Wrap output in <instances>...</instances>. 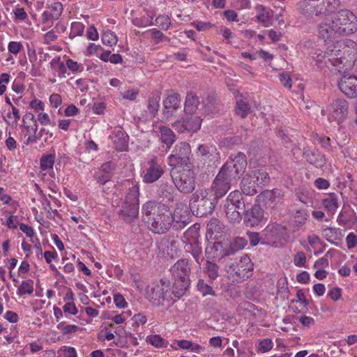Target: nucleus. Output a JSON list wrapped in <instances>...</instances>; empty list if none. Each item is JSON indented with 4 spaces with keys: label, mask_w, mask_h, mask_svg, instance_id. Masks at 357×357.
I'll list each match as a JSON object with an SVG mask.
<instances>
[{
    "label": "nucleus",
    "mask_w": 357,
    "mask_h": 357,
    "mask_svg": "<svg viewBox=\"0 0 357 357\" xmlns=\"http://www.w3.org/2000/svg\"><path fill=\"white\" fill-rule=\"evenodd\" d=\"M191 24L197 29L199 31H204L213 26V24L211 22H201V21H195L191 23Z\"/></svg>",
    "instance_id": "bf43d9fd"
},
{
    "label": "nucleus",
    "mask_w": 357,
    "mask_h": 357,
    "mask_svg": "<svg viewBox=\"0 0 357 357\" xmlns=\"http://www.w3.org/2000/svg\"><path fill=\"white\" fill-rule=\"evenodd\" d=\"M279 79L284 86H285L287 89L291 88V79L289 74L287 72H282L280 73Z\"/></svg>",
    "instance_id": "6e6d98bb"
},
{
    "label": "nucleus",
    "mask_w": 357,
    "mask_h": 357,
    "mask_svg": "<svg viewBox=\"0 0 357 357\" xmlns=\"http://www.w3.org/2000/svg\"><path fill=\"white\" fill-rule=\"evenodd\" d=\"M247 166V160L245 155L242 153H238L234 158H230L221 167L231 177L238 181L241 175L243 174Z\"/></svg>",
    "instance_id": "ddd939ff"
},
{
    "label": "nucleus",
    "mask_w": 357,
    "mask_h": 357,
    "mask_svg": "<svg viewBox=\"0 0 357 357\" xmlns=\"http://www.w3.org/2000/svg\"><path fill=\"white\" fill-rule=\"evenodd\" d=\"M190 153L191 149L188 143H178L168 157L169 165L173 167L186 166L190 162Z\"/></svg>",
    "instance_id": "9b49d317"
},
{
    "label": "nucleus",
    "mask_w": 357,
    "mask_h": 357,
    "mask_svg": "<svg viewBox=\"0 0 357 357\" xmlns=\"http://www.w3.org/2000/svg\"><path fill=\"white\" fill-rule=\"evenodd\" d=\"M38 121L41 125L46 126L51 124V121L49 115L47 113L39 112L37 115L36 121Z\"/></svg>",
    "instance_id": "338daca9"
},
{
    "label": "nucleus",
    "mask_w": 357,
    "mask_h": 357,
    "mask_svg": "<svg viewBox=\"0 0 357 357\" xmlns=\"http://www.w3.org/2000/svg\"><path fill=\"white\" fill-rule=\"evenodd\" d=\"M63 10V5L60 2L52 3L47 10H45L42 14V23L49 25L50 22L59 19Z\"/></svg>",
    "instance_id": "a878e982"
},
{
    "label": "nucleus",
    "mask_w": 357,
    "mask_h": 357,
    "mask_svg": "<svg viewBox=\"0 0 357 357\" xmlns=\"http://www.w3.org/2000/svg\"><path fill=\"white\" fill-rule=\"evenodd\" d=\"M303 155L307 161L317 167H321L325 163L324 156L318 153L307 149L304 151Z\"/></svg>",
    "instance_id": "4c0bfd02"
},
{
    "label": "nucleus",
    "mask_w": 357,
    "mask_h": 357,
    "mask_svg": "<svg viewBox=\"0 0 357 357\" xmlns=\"http://www.w3.org/2000/svg\"><path fill=\"white\" fill-rule=\"evenodd\" d=\"M114 301L116 305L119 308H125L126 307L127 303L123 296L121 294H115L114 296Z\"/></svg>",
    "instance_id": "774afa93"
},
{
    "label": "nucleus",
    "mask_w": 357,
    "mask_h": 357,
    "mask_svg": "<svg viewBox=\"0 0 357 357\" xmlns=\"http://www.w3.org/2000/svg\"><path fill=\"white\" fill-rule=\"evenodd\" d=\"M170 290V282L166 279H161L153 283L147 292L148 298L155 305H159L165 301Z\"/></svg>",
    "instance_id": "4468645a"
},
{
    "label": "nucleus",
    "mask_w": 357,
    "mask_h": 357,
    "mask_svg": "<svg viewBox=\"0 0 357 357\" xmlns=\"http://www.w3.org/2000/svg\"><path fill=\"white\" fill-rule=\"evenodd\" d=\"M284 230V227L275 222L267 225L262 232L265 243L270 245L276 244L283 235Z\"/></svg>",
    "instance_id": "a211bd4d"
},
{
    "label": "nucleus",
    "mask_w": 357,
    "mask_h": 357,
    "mask_svg": "<svg viewBox=\"0 0 357 357\" xmlns=\"http://www.w3.org/2000/svg\"><path fill=\"white\" fill-rule=\"evenodd\" d=\"M218 266L209 261H206V265L204 268L205 273L208 275V278L211 280H215L218 276Z\"/></svg>",
    "instance_id": "49530a36"
},
{
    "label": "nucleus",
    "mask_w": 357,
    "mask_h": 357,
    "mask_svg": "<svg viewBox=\"0 0 357 357\" xmlns=\"http://www.w3.org/2000/svg\"><path fill=\"white\" fill-rule=\"evenodd\" d=\"M346 243L348 249L354 248L357 245V235L354 233H349L346 237Z\"/></svg>",
    "instance_id": "0e129e2a"
},
{
    "label": "nucleus",
    "mask_w": 357,
    "mask_h": 357,
    "mask_svg": "<svg viewBox=\"0 0 357 357\" xmlns=\"http://www.w3.org/2000/svg\"><path fill=\"white\" fill-rule=\"evenodd\" d=\"M306 262V257L303 252H298L294 258V263L298 267L305 266Z\"/></svg>",
    "instance_id": "13d9d810"
},
{
    "label": "nucleus",
    "mask_w": 357,
    "mask_h": 357,
    "mask_svg": "<svg viewBox=\"0 0 357 357\" xmlns=\"http://www.w3.org/2000/svg\"><path fill=\"white\" fill-rule=\"evenodd\" d=\"M243 222L248 227L258 225L264 218V213L259 206H254L250 209L244 211Z\"/></svg>",
    "instance_id": "412c9836"
},
{
    "label": "nucleus",
    "mask_w": 357,
    "mask_h": 357,
    "mask_svg": "<svg viewBox=\"0 0 357 357\" xmlns=\"http://www.w3.org/2000/svg\"><path fill=\"white\" fill-rule=\"evenodd\" d=\"M317 141L321 145V146L328 151H333V147L331 144V139L326 136L317 137Z\"/></svg>",
    "instance_id": "680f3d73"
},
{
    "label": "nucleus",
    "mask_w": 357,
    "mask_h": 357,
    "mask_svg": "<svg viewBox=\"0 0 357 357\" xmlns=\"http://www.w3.org/2000/svg\"><path fill=\"white\" fill-rule=\"evenodd\" d=\"M63 309L64 312L72 315H75L78 312V310L73 302H67L64 305Z\"/></svg>",
    "instance_id": "69168bd1"
},
{
    "label": "nucleus",
    "mask_w": 357,
    "mask_h": 357,
    "mask_svg": "<svg viewBox=\"0 0 357 357\" xmlns=\"http://www.w3.org/2000/svg\"><path fill=\"white\" fill-rule=\"evenodd\" d=\"M185 249L186 252H190L192 255L195 260L199 264H201L203 261V258L202 257V248L199 246V243L197 241L187 243L185 246Z\"/></svg>",
    "instance_id": "58836bf2"
},
{
    "label": "nucleus",
    "mask_w": 357,
    "mask_h": 357,
    "mask_svg": "<svg viewBox=\"0 0 357 357\" xmlns=\"http://www.w3.org/2000/svg\"><path fill=\"white\" fill-rule=\"evenodd\" d=\"M84 30V25L79 22H73L71 24V30L70 37L75 38L76 36H81L83 35Z\"/></svg>",
    "instance_id": "09e8293b"
},
{
    "label": "nucleus",
    "mask_w": 357,
    "mask_h": 357,
    "mask_svg": "<svg viewBox=\"0 0 357 357\" xmlns=\"http://www.w3.org/2000/svg\"><path fill=\"white\" fill-rule=\"evenodd\" d=\"M102 41L106 45L112 46L116 44L117 38L114 32L108 31L102 34Z\"/></svg>",
    "instance_id": "3c124183"
},
{
    "label": "nucleus",
    "mask_w": 357,
    "mask_h": 357,
    "mask_svg": "<svg viewBox=\"0 0 357 357\" xmlns=\"http://www.w3.org/2000/svg\"><path fill=\"white\" fill-rule=\"evenodd\" d=\"M181 214L182 209L176 207L174 215L165 205H161L154 201H149L142 205V213L144 220L148 224L150 230L155 234H165L170 228L174 222V227L181 229L188 223L187 208Z\"/></svg>",
    "instance_id": "f257e3e1"
},
{
    "label": "nucleus",
    "mask_w": 357,
    "mask_h": 357,
    "mask_svg": "<svg viewBox=\"0 0 357 357\" xmlns=\"http://www.w3.org/2000/svg\"><path fill=\"white\" fill-rule=\"evenodd\" d=\"M199 103V97L192 91L188 92L185 98L184 105V111L185 114H194L196 112Z\"/></svg>",
    "instance_id": "7c9ffc66"
},
{
    "label": "nucleus",
    "mask_w": 357,
    "mask_h": 357,
    "mask_svg": "<svg viewBox=\"0 0 357 357\" xmlns=\"http://www.w3.org/2000/svg\"><path fill=\"white\" fill-rule=\"evenodd\" d=\"M323 234L328 241H332L337 239V229L333 227L326 228L323 231Z\"/></svg>",
    "instance_id": "5fc2aeb1"
},
{
    "label": "nucleus",
    "mask_w": 357,
    "mask_h": 357,
    "mask_svg": "<svg viewBox=\"0 0 357 357\" xmlns=\"http://www.w3.org/2000/svg\"><path fill=\"white\" fill-rule=\"evenodd\" d=\"M54 163V156L49 154L43 156L40 159V167L43 170L51 169Z\"/></svg>",
    "instance_id": "864d4df0"
},
{
    "label": "nucleus",
    "mask_w": 357,
    "mask_h": 357,
    "mask_svg": "<svg viewBox=\"0 0 357 357\" xmlns=\"http://www.w3.org/2000/svg\"><path fill=\"white\" fill-rule=\"evenodd\" d=\"M337 47L340 50V56L347 73L357 60V43L350 39L339 40Z\"/></svg>",
    "instance_id": "1a4fd4ad"
},
{
    "label": "nucleus",
    "mask_w": 357,
    "mask_h": 357,
    "mask_svg": "<svg viewBox=\"0 0 357 357\" xmlns=\"http://www.w3.org/2000/svg\"><path fill=\"white\" fill-rule=\"evenodd\" d=\"M157 192L160 197L167 201H171L173 200L175 189L170 183L162 181Z\"/></svg>",
    "instance_id": "72a5a7b5"
},
{
    "label": "nucleus",
    "mask_w": 357,
    "mask_h": 357,
    "mask_svg": "<svg viewBox=\"0 0 357 357\" xmlns=\"http://www.w3.org/2000/svg\"><path fill=\"white\" fill-rule=\"evenodd\" d=\"M160 132V140L166 145L167 149H170L176 140V136L172 130L165 126H160L158 127Z\"/></svg>",
    "instance_id": "c85d7f7f"
},
{
    "label": "nucleus",
    "mask_w": 357,
    "mask_h": 357,
    "mask_svg": "<svg viewBox=\"0 0 357 357\" xmlns=\"http://www.w3.org/2000/svg\"><path fill=\"white\" fill-rule=\"evenodd\" d=\"M22 139H24L23 143L25 145H29L37 142V130L38 124L34 122V124H23L20 127Z\"/></svg>",
    "instance_id": "5701e85b"
},
{
    "label": "nucleus",
    "mask_w": 357,
    "mask_h": 357,
    "mask_svg": "<svg viewBox=\"0 0 357 357\" xmlns=\"http://www.w3.org/2000/svg\"><path fill=\"white\" fill-rule=\"evenodd\" d=\"M241 190L244 194L253 195L257 193L261 188L257 185V183L247 174L241 181Z\"/></svg>",
    "instance_id": "c756f323"
},
{
    "label": "nucleus",
    "mask_w": 357,
    "mask_h": 357,
    "mask_svg": "<svg viewBox=\"0 0 357 357\" xmlns=\"http://www.w3.org/2000/svg\"><path fill=\"white\" fill-rule=\"evenodd\" d=\"M273 344L270 339H264L259 343V351L265 353L270 351L273 348Z\"/></svg>",
    "instance_id": "052dcab7"
},
{
    "label": "nucleus",
    "mask_w": 357,
    "mask_h": 357,
    "mask_svg": "<svg viewBox=\"0 0 357 357\" xmlns=\"http://www.w3.org/2000/svg\"><path fill=\"white\" fill-rule=\"evenodd\" d=\"M139 189L137 185H132L126 192L119 212L120 217L126 222L130 223L135 220L139 213Z\"/></svg>",
    "instance_id": "20e7f679"
},
{
    "label": "nucleus",
    "mask_w": 357,
    "mask_h": 357,
    "mask_svg": "<svg viewBox=\"0 0 357 357\" xmlns=\"http://www.w3.org/2000/svg\"><path fill=\"white\" fill-rule=\"evenodd\" d=\"M202 119L193 114H185L178 120L172 123V128L178 133L191 132L194 133L201 128Z\"/></svg>",
    "instance_id": "f8f14e48"
},
{
    "label": "nucleus",
    "mask_w": 357,
    "mask_h": 357,
    "mask_svg": "<svg viewBox=\"0 0 357 357\" xmlns=\"http://www.w3.org/2000/svg\"><path fill=\"white\" fill-rule=\"evenodd\" d=\"M198 153L202 156H204L205 159L211 162L218 161L220 158L219 153L213 146H208L204 144L199 145L198 147Z\"/></svg>",
    "instance_id": "e433bc0d"
},
{
    "label": "nucleus",
    "mask_w": 357,
    "mask_h": 357,
    "mask_svg": "<svg viewBox=\"0 0 357 357\" xmlns=\"http://www.w3.org/2000/svg\"><path fill=\"white\" fill-rule=\"evenodd\" d=\"M328 119L330 123H335L337 126L347 116L349 103L344 99H337L328 106Z\"/></svg>",
    "instance_id": "2eb2a0df"
},
{
    "label": "nucleus",
    "mask_w": 357,
    "mask_h": 357,
    "mask_svg": "<svg viewBox=\"0 0 357 357\" xmlns=\"http://www.w3.org/2000/svg\"><path fill=\"white\" fill-rule=\"evenodd\" d=\"M340 6V0H301L297 3L299 13L307 18L322 17Z\"/></svg>",
    "instance_id": "f03ea898"
},
{
    "label": "nucleus",
    "mask_w": 357,
    "mask_h": 357,
    "mask_svg": "<svg viewBox=\"0 0 357 357\" xmlns=\"http://www.w3.org/2000/svg\"><path fill=\"white\" fill-rule=\"evenodd\" d=\"M237 181L223 169H220L211 185V190L216 199L223 197L230 190L232 183Z\"/></svg>",
    "instance_id": "9d476101"
},
{
    "label": "nucleus",
    "mask_w": 357,
    "mask_h": 357,
    "mask_svg": "<svg viewBox=\"0 0 357 357\" xmlns=\"http://www.w3.org/2000/svg\"><path fill=\"white\" fill-rule=\"evenodd\" d=\"M155 21V25L165 31H167L170 27L171 21L167 15H159Z\"/></svg>",
    "instance_id": "8fccbe9b"
},
{
    "label": "nucleus",
    "mask_w": 357,
    "mask_h": 357,
    "mask_svg": "<svg viewBox=\"0 0 357 357\" xmlns=\"http://www.w3.org/2000/svg\"><path fill=\"white\" fill-rule=\"evenodd\" d=\"M340 91L349 98L357 96V71L354 75H343L338 82Z\"/></svg>",
    "instance_id": "f3484780"
},
{
    "label": "nucleus",
    "mask_w": 357,
    "mask_h": 357,
    "mask_svg": "<svg viewBox=\"0 0 357 357\" xmlns=\"http://www.w3.org/2000/svg\"><path fill=\"white\" fill-rule=\"evenodd\" d=\"M307 218L308 214L305 210H298L292 216L291 224L294 227L299 228L305 224Z\"/></svg>",
    "instance_id": "ea45409f"
},
{
    "label": "nucleus",
    "mask_w": 357,
    "mask_h": 357,
    "mask_svg": "<svg viewBox=\"0 0 357 357\" xmlns=\"http://www.w3.org/2000/svg\"><path fill=\"white\" fill-rule=\"evenodd\" d=\"M151 34V39L155 40V44H158L160 41L163 40L164 34L156 29H151L149 31Z\"/></svg>",
    "instance_id": "e2e57ef3"
},
{
    "label": "nucleus",
    "mask_w": 357,
    "mask_h": 357,
    "mask_svg": "<svg viewBox=\"0 0 357 357\" xmlns=\"http://www.w3.org/2000/svg\"><path fill=\"white\" fill-rule=\"evenodd\" d=\"M178 242L176 240H162L160 242L158 248L167 257L174 258L177 255Z\"/></svg>",
    "instance_id": "2f4dec72"
},
{
    "label": "nucleus",
    "mask_w": 357,
    "mask_h": 357,
    "mask_svg": "<svg viewBox=\"0 0 357 357\" xmlns=\"http://www.w3.org/2000/svg\"><path fill=\"white\" fill-rule=\"evenodd\" d=\"M208 195V192L204 189L199 190L193 194L190 206L196 216H206L211 215L214 211L218 199H215V197L211 198Z\"/></svg>",
    "instance_id": "39448f33"
},
{
    "label": "nucleus",
    "mask_w": 357,
    "mask_h": 357,
    "mask_svg": "<svg viewBox=\"0 0 357 357\" xmlns=\"http://www.w3.org/2000/svg\"><path fill=\"white\" fill-rule=\"evenodd\" d=\"M340 50L337 47V41L329 45L326 51L317 50L315 52V60L320 68L327 67L340 73H346L344 65L340 56Z\"/></svg>",
    "instance_id": "7ed1b4c3"
},
{
    "label": "nucleus",
    "mask_w": 357,
    "mask_h": 357,
    "mask_svg": "<svg viewBox=\"0 0 357 357\" xmlns=\"http://www.w3.org/2000/svg\"><path fill=\"white\" fill-rule=\"evenodd\" d=\"M160 97L159 95L154 94L150 96L148 99L147 109L149 113L155 116L158 112L160 108Z\"/></svg>",
    "instance_id": "a19ab883"
},
{
    "label": "nucleus",
    "mask_w": 357,
    "mask_h": 357,
    "mask_svg": "<svg viewBox=\"0 0 357 357\" xmlns=\"http://www.w3.org/2000/svg\"><path fill=\"white\" fill-rule=\"evenodd\" d=\"M174 279H183L190 277V267L188 260L181 259L178 260L170 269Z\"/></svg>",
    "instance_id": "393cba45"
},
{
    "label": "nucleus",
    "mask_w": 357,
    "mask_h": 357,
    "mask_svg": "<svg viewBox=\"0 0 357 357\" xmlns=\"http://www.w3.org/2000/svg\"><path fill=\"white\" fill-rule=\"evenodd\" d=\"M170 175L177 190L183 194H190L194 191L196 185V174L190 168L172 169Z\"/></svg>",
    "instance_id": "0eeeda50"
},
{
    "label": "nucleus",
    "mask_w": 357,
    "mask_h": 357,
    "mask_svg": "<svg viewBox=\"0 0 357 357\" xmlns=\"http://www.w3.org/2000/svg\"><path fill=\"white\" fill-rule=\"evenodd\" d=\"M33 291L32 282L22 281L17 289L18 295L31 294Z\"/></svg>",
    "instance_id": "603ef678"
},
{
    "label": "nucleus",
    "mask_w": 357,
    "mask_h": 357,
    "mask_svg": "<svg viewBox=\"0 0 357 357\" xmlns=\"http://www.w3.org/2000/svg\"><path fill=\"white\" fill-rule=\"evenodd\" d=\"M248 174L261 189L269 183L268 174L264 169H255Z\"/></svg>",
    "instance_id": "f704fd0d"
},
{
    "label": "nucleus",
    "mask_w": 357,
    "mask_h": 357,
    "mask_svg": "<svg viewBox=\"0 0 357 357\" xmlns=\"http://www.w3.org/2000/svg\"><path fill=\"white\" fill-rule=\"evenodd\" d=\"M181 105V96L178 93L169 94L164 100V109L162 113L167 118L172 116L173 113L178 109Z\"/></svg>",
    "instance_id": "b1692460"
},
{
    "label": "nucleus",
    "mask_w": 357,
    "mask_h": 357,
    "mask_svg": "<svg viewBox=\"0 0 357 357\" xmlns=\"http://www.w3.org/2000/svg\"><path fill=\"white\" fill-rule=\"evenodd\" d=\"M148 165L149 167L143 176V180L146 183H152L162 176L164 174V170L162 167L155 159L149 161Z\"/></svg>",
    "instance_id": "aec40b11"
},
{
    "label": "nucleus",
    "mask_w": 357,
    "mask_h": 357,
    "mask_svg": "<svg viewBox=\"0 0 357 357\" xmlns=\"http://www.w3.org/2000/svg\"><path fill=\"white\" fill-rule=\"evenodd\" d=\"M283 196L284 194L280 190L274 189L262 192L259 197L264 199L266 205L269 204L270 206L274 207L282 200Z\"/></svg>",
    "instance_id": "cd10ccee"
},
{
    "label": "nucleus",
    "mask_w": 357,
    "mask_h": 357,
    "mask_svg": "<svg viewBox=\"0 0 357 357\" xmlns=\"http://www.w3.org/2000/svg\"><path fill=\"white\" fill-rule=\"evenodd\" d=\"M331 19L341 36L352 34L357 30V17L349 10L342 9L334 13Z\"/></svg>",
    "instance_id": "6e6552de"
},
{
    "label": "nucleus",
    "mask_w": 357,
    "mask_h": 357,
    "mask_svg": "<svg viewBox=\"0 0 357 357\" xmlns=\"http://www.w3.org/2000/svg\"><path fill=\"white\" fill-rule=\"evenodd\" d=\"M322 204L324 208L331 213H334L338 207L337 199L334 194L329 195L324 199Z\"/></svg>",
    "instance_id": "c03bdc74"
},
{
    "label": "nucleus",
    "mask_w": 357,
    "mask_h": 357,
    "mask_svg": "<svg viewBox=\"0 0 357 357\" xmlns=\"http://www.w3.org/2000/svg\"><path fill=\"white\" fill-rule=\"evenodd\" d=\"M23 49V45L20 42L11 41L8 43V50L9 52L13 54H18Z\"/></svg>",
    "instance_id": "4d7b16f0"
},
{
    "label": "nucleus",
    "mask_w": 357,
    "mask_h": 357,
    "mask_svg": "<svg viewBox=\"0 0 357 357\" xmlns=\"http://www.w3.org/2000/svg\"><path fill=\"white\" fill-rule=\"evenodd\" d=\"M146 341L156 348H165L167 347V342L160 335H150L146 337Z\"/></svg>",
    "instance_id": "37998d69"
},
{
    "label": "nucleus",
    "mask_w": 357,
    "mask_h": 357,
    "mask_svg": "<svg viewBox=\"0 0 357 357\" xmlns=\"http://www.w3.org/2000/svg\"><path fill=\"white\" fill-rule=\"evenodd\" d=\"M253 264L251 259L247 255L241 257L239 262L233 264L230 268L232 271L241 280H245L252 275Z\"/></svg>",
    "instance_id": "6ab92c4d"
},
{
    "label": "nucleus",
    "mask_w": 357,
    "mask_h": 357,
    "mask_svg": "<svg viewBox=\"0 0 357 357\" xmlns=\"http://www.w3.org/2000/svg\"><path fill=\"white\" fill-rule=\"evenodd\" d=\"M256 10L257 12V20L267 26L266 24L271 20V15L270 12L263 6L258 5L256 6Z\"/></svg>",
    "instance_id": "79ce46f5"
},
{
    "label": "nucleus",
    "mask_w": 357,
    "mask_h": 357,
    "mask_svg": "<svg viewBox=\"0 0 357 357\" xmlns=\"http://www.w3.org/2000/svg\"><path fill=\"white\" fill-rule=\"evenodd\" d=\"M116 165L114 162L109 161L102 165L98 172H96L94 178L101 185L105 184L113 176V172Z\"/></svg>",
    "instance_id": "4be33fe9"
},
{
    "label": "nucleus",
    "mask_w": 357,
    "mask_h": 357,
    "mask_svg": "<svg viewBox=\"0 0 357 357\" xmlns=\"http://www.w3.org/2000/svg\"><path fill=\"white\" fill-rule=\"evenodd\" d=\"M197 290L202 294L203 296L211 295L216 296L215 291L213 290L212 287L206 284L203 279H199L197 284Z\"/></svg>",
    "instance_id": "a18cd8bd"
},
{
    "label": "nucleus",
    "mask_w": 357,
    "mask_h": 357,
    "mask_svg": "<svg viewBox=\"0 0 357 357\" xmlns=\"http://www.w3.org/2000/svg\"><path fill=\"white\" fill-rule=\"evenodd\" d=\"M128 135L123 131L121 127L114 128L110 138L113 140L115 149L119 151H123L128 146Z\"/></svg>",
    "instance_id": "bb28decb"
},
{
    "label": "nucleus",
    "mask_w": 357,
    "mask_h": 357,
    "mask_svg": "<svg viewBox=\"0 0 357 357\" xmlns=\"http://www.w3.org/2000/svg\"><path fill=\"white\" fill-rule=\"evenodd\" d=\"M236 113L241 118L245 119L250 112L251 107L247 99L242 96L236 97Z\"/></svg>",
    "instance_id": "c9c22d12"
},
{
    "label": "nucleus",
    "mask_w": 357,
    "mask_h": 357,
    "mask_svg": "<svg viewBox=\"0 0 357 357\" xmlns=\"http://www.w3.org/2000/svg\"><path fill=\"white\" fill-rule=\"evenodd\" d=\"M223 208L230 222L239 223L242 219L241 213L245 211V203L242 193L238 190L231 192L224 201Z\"/></svg>",
    "instance_id": "423d86ee"
},
{
    "label": "nucleus",
    "mask_w": 357,
    "mask_h": 357,
    "mask_svg": "<svg viewBox=\"0 0 357 357\" xmlns=\"http://www.w3.org/2000/svg\"><path fill=\"white\" fill-rule=\"evenodd\" d=\"M318 35L326 43L331 42L335 38L341 37L331 19H326L319 24Z\"/></svg>",
    "instance_id": "dca6fc26"
},
{
    "label": "nucleus",
    "mask_w": 357,
    "mask_h": 357,
    "mask_svg": "<svg viewBox=\"0 0 357 357\" xmlns=\"http://www.w3.org/2000/svg\"><path fill=\"white\" fill-rule=\"evenodd\" d=\"M248 241L243 237H236L231 243L230 248L232 252L241 250L245 248Z\"/></svg>",
    "instance_id": "de8ad7c7"
},
{
    "label": "nucleus",
    "mask_w": 357,
    "mask_h": 357,
    "mask_svg": "<svg viewBox=\"0 0 357 357\" xmlns=\"http://www.w3.org/2000/svg\"><path fill=\"white\" fill-rule=\"evenodd\" d=\"M190 284V278H183V279H174L172 288V294L175 297L179 298L182 297L188 290Z\"/></svg>",
    "instance_id": "473e14b6"
}]
</instances>
